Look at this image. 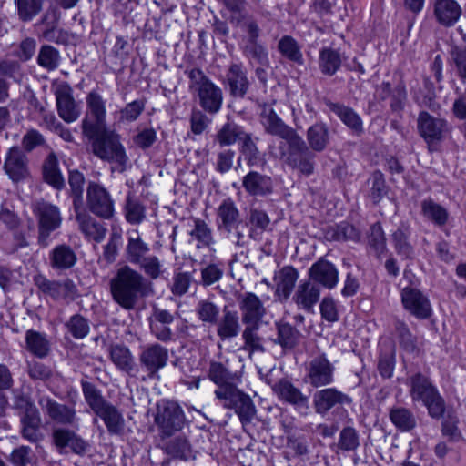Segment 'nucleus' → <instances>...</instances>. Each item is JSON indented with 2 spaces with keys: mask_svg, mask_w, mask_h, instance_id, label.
<instances>
[{
  "mask_svg": "<svg viewBox=\"0 0 466 466\" xmlns=\"http://www.w3.org/2000/svg\"><path fill=\"white\" fill-rule=\"evenodd\" d=\"M81 387L86 402L96 417L105 423L111 435H120L124 431L125 419L117 407L113 405L102 395L93 383L82 380Z\"/></svg>",
  "mask_w": 466,
  "mask_h": 466,
  "instance_id": "nucleus-1",
  "label": "nucleus"
},
{
  "mask_svg": "<svg viewBox=\"0 0 466 466\" xmlns=\"http://www.w3.org/2000/svg\"><path fill=\"white\" fill-rule=\"evenodd\" d=\"M110 292L119 306L132 309L143 294V277L127 266L122 267L110 280Z\"/></svg>",
  "mask_w": 466,
  "mask_h": 466,
  "instance_id": "nucleus-2",
  "label": "nucleus"
},
{
  "mask_svg": "<svg viewBox=\"0 0 466 466\" xmlns=\"http://www.w3.org/2000/svg\"><path fill=\"white\" fill-rule=\"evenodd\" d=\"M410 396L413 402H422L427 408L428 414L432 419L439 420L445 412V401L438 389L431 380L420 372L408 378Z\"/></svg>",
  "mask_w": 466,
  "mask_h": 466,
  "instance_id": "nucleus-3",
  "label": "nucleus"
},
{
  "mask_svg": "<svg viewBox=\"0 0 466 466\" xmlns=\"http://www.w3.org/2000/svg\"><path fill=\"white\" fill-rule=\"evenodd\" d=\"M189 90L197 97L201 108L209 113L217 114L223 104L222 89L214 84L199 68L187 71Z\"/></svg>",
  "mask_w": 466,
  "mask_h": 466,
  "instance_id": "nucleus-4",
  "label": "nucleus"
},
{
  "mask_svg": "<svg viewBox=\"0 0 466 466\" xmlns=\"http://www.w3.org/2000/svg\"><path fill=\"white\" fill-rule=\"evenodd\" d=\"M86 137L92 141L95 156L104 161L114 163L116 170H124L127 157L116 133L103 127L95 136Z\"/></svg>",
  "mask_w": 466,
  "mask_h": 466,
  "instance_id": "nucleus-5",
  "label": "nucleus"
},
{
  "mask_svg": "<svg viewBox=\"0 0 466 466\" xmlns=\"http://www.w3.org/2000/svg\"><path fill=\"white\" fill-rule=\"evenodd\" d=\"M217 228L227 238H235L234 243L237 246H244V234L240 228L244 226L239 209L235 201L230 198H225L217 208Z\"/></svg>",
  "mask_w": 466,
  "mask_h": 466,
  "instance_id": "nucleus-6",
  "label": "nucleus"
},
{
  "mask_svg": "<svg viewBox=\"0 0 466 466\" xmlns=\"http://www.w3.org/2000/svg\"><path fill=\"white\" fill-rule=\"evenodd\" d=\"M38 223V243L46 248L49 245L50 234L62 224V216L58 207L45 200L35 201L32 206Z\"/></svg>",
  "mask_w": 466,
  "mask_h": 466,
  "instance_id": "nucleus-7",
  "label": "nucleus"
},
{
  "mask_svg": "<svg viewBox=\"0 0 466 466\" xmlns=\"http://www.w3.org/2000/svg\"><path fill=\"white\" fill-rule=\"evenodd\" d=\"M185 420L184 411L178 403L165 399L157 401L154 420L163 435L170 436L180 431Z\"/></svg>",
  "mask_w": 466,
  "mask_h": 466,
  "instance_id": "nucleus-8",
  "label": "nucleus"
},
{
  "mask_svg": "<svg viewBox=\"0 0 466 466\" xmlns=\"http://www.w3.org/2000/svg\"><path fill=\"white\" fill-rule=\"evenodd\" d=\"M86 115L82 121V130L86 137L97 134L106 125V100L96 91L88 93L86 98Z\"/></svg>",
  "mask_w": 466,
  "mask_h": 466,
  "instance_id": "nucleus-9",
  "label": "nucleus"
},
{
  "mask_svg": "<svg viewBox=\"0 0 466 466\" xmlns=\"http://www.w3.org/2000/svg\"><path fill=\"white\" fill-rule=\"evenodd\" d=\"M279 137L280 140L278 145H272L269 147L274 157L289 164L295 163L294 158L301 153H307L309 147L307 143L293 127Z\"/></svg>",
  "mask_w": 466,
  "mask_h": 466,
  "instance_id": "nucleus-10",
  "label": "nucleus"
},
{
  "mask_svg": "<svg viewBox=\"0 0 466 466\" xmlns=\"http://www.w3.org/2000/svg\"><path fill=\"white\" fill-rule=\"evenodd\" d=\"M86 205L91 213L99 218L108 219L114 215V200L108 190L99 183H88Z\"/></svg>",
  "mask_w": 466,
  "mask_h": 466,
  "instance_id": "nucleus-11",
  "label": "nucleus"
},
{
  "mask_svg": "<svg viewBox=\"0 0 466 466\" xmlns=\"http://www.w3.org/2000/svg\"><path fill=\"white\" fill-rule=\"evenodd\" d=\"M334 365L325 354L313 357L306 366L305 381L314 388L329 385L334 380Z\"/></svg>",
  "mask_w": 466,
  "mask_h": 466,
  "instance_id": "nucleus-12",
  "label": "nucleus"
},
{
  "mask_svg": "<svg viewBox=\"0 0 466 466\" xmlns=\"http://www.w3.org/2000/svg\"><path fill=\"white\" fill-rule=\"evenodd\" d=\"M39 404L54 422L75 429L79 428L80 419L74 406L59 403L50 397H42Z\"/></svg>",
  "mask_w": 466,
  "mask_h": 466,
  "instance_id": "nucleus-13",
  "label": "nucleus"
},
{
  "mask_svg": "<svg viewBox=\"0 0 466 466\" xmlns=\"http://www.w3.org/2000/svg\"><path fill=\"white\" fill-rule=\"evenodd\" d=\"M417 122L420 135L430 147L441 141L449 132V125L445 119L435 117L426 111L419 114Z\"/></svg>",
  "mask_w": 466,
  "mask_h": 466,
  "instance_id": "nucleus-14",
  "label": "nucleus"
},
{
  "mask_svg": "<svg viewBox=\"0 0 466 466\" xmlns=\"http://www.w3.org/2000/svg\"><path fill=\"white\" fill-rule=\"evenodd\" d=\"M279 400L293 406L297 410L307 413L309 409V396L287 379H281L272 386Z\"/></svg>",
  "mask_w": 466,
  "mask_h": 466,
  "instance_id": "nucleus-15",
  "label": "nucleus"
},
{
  "mask_svg": "<svg viewBox=\"0 0 466 466\" xmlns=\"http://www.w3.org/2000/svg\"><path fill=\"white\" fill-rule=\"evenodd\" d=\"M3 168L7 177L15 183L25 180L30 176L28 158L18 147H12L8 149Z\"/></svg>",
  "mask_w": 466,
  "mask_h": 466,
  "instance_id": "nucleus-16",
  "label": "nucleus"
},
{
  "mask_svg": "<svg viewBox=\"0 0 466 466\" xmlns=\"http://www.w3.org/2000/svg\"><path fill=\"white\" fill-rule=\"evenodd\" d=\"M52 440L60 453L66 448L77 455H84L89 448V444L75 431L68 428H56L52 432Z\"/></svg>",
  "mask_w": 466,
  "mask_h": 466,
  "instance_id": "nucleus-17",
  "label": "nucleus"
},
{
  "mask_svg": "<svg viewBox=\"0 0 466 466\" xmlns=\"http://www.w3.org/2000/svg\"><path fill=\"white\" fill-rule=\"evenodd\" d=\"M321 297L320 287L309 279H301L293 295V301L299 309L312 312Z\"/></svg>",
  "mask_w": 466,
  "mask_h": 466,
  "instance_id": "nucleus-18",
  "label": "nucleus"
},
{
  "mask_svg": "<svg viewBox=\"0 0 466 466\" xmlns=\"http://www.w3.org/2000/svg\"><path fill=\"white\" fill-rule=\"evenodd\" d=\"M352 400L347 394L338 390L336 388H326L317 390L313 395V405L315 411L322 416L326 415L337 405H349Z\"/></svg>",
  "mask_w": 466,
  "mask_h": 466,
  "instance_id": "nucleus-19",
  "label": "nucleus"
},
{
  "mask_svg": "<svg viewBox=\"0 0 466 466\" xmlns=\"http://www.w3.org/2000/svg\"><path fill=\"white\" fill-rule=\"evenodd\" d=\"M309 279L320 288L332 289L339 282V270L334 264L321 258L309 268Z\"/></svg>",
  "mask_w": 466,
  "mask_h": 466,
  "instance_id": "nucleus-20",
  "label": "nucleus"
},
{
  "mask_svg": "<svg viewBox=\"0 0 466 466\" xmlns=\"http://www.w3.org/2000/svg\"><path fill=\"white\" fill-rule=\"evenodd\" d=\"M401 301L405 309L419 319H427L431 314L428 298L415 288H404L401 291Z\"/></svg>",
  "mask_w": 466,
  "mask_h": 466,
  "instance_id": "nucleus-21",
  "label": "nucleus"
},
{
  "mask_svg": "<svg viewBox=\"0 0 466 466\" xmlns=\"http://www.w3.org/2000/svg\"><path fill=\"white\" fill-rule=\"evenodd\" d=\"M241 321L244 324L259 323L266 315L261 299L253 292H247L238 298Z\"/></svg>",
  "mask_w": 466,
  "mask_h": 466,
  "instance_id": "nucleus-22",
  "label": "nucleus"
},
{
  "mask_svg": "<svg viewBox=\"0 0 466 466\" xmlns=\"http://www.w3.org/2000/svg\"><path fill=\"white\" fill-rule=\"evenodd\" d=\"M223 84L228 89L231 96L238 98L244 97L249 88L247 71L241 65H230L226 72Z\"/></svg>",
  "mask_w": 466,
  "mask_h": 466,
  "instance_id": "nucleus-23",
  "label": "nucleus"
},
{
  "mask_svg": "<svg viewBox=\"0 0 466 466\" xmlns=\"http://www.w3.org/2000/svg\"><path fill=\"white\" fill-rule=\"evenodd\" d=\"M55 95L59 116L67 123L76 121L80 116V109L73 97L71 87L61 85Z\"/></svg>",
  "mask_w": 466,
  "mask_h": 466,
  "instance_id": "nucleus-24",
  "label": "nucleus"
},
{
  "mask_svg": "<svg viewBox=\"0 0 466 466\" xmlns=\"http://www.w3.org/2000/svg\"><path fill=\"white\" fill-rule=\"evenodd\" d=\"M168 269L157 257L147 258V294H162L168 285Z\"/></svg>",
  "mask_w": 466,
  "mask_h": 466,
  "instance_id": "nucleus-25",
  "label": "nucleus"
},
{
  "mask_svg": "<svg viewBox=\"0 0 466 466\" xmlns=\"http://www.w3.org/2000/svg\"><path fill=\"white\" fill-rule=\"evenodd\" d=\"M462 9L456 0H435L433 16L444 27L453 26L461 18Z\"/></svg>",
  "mask_w": 466,
  "mask_h": 466,
  "instance_id": "nucleus-26",
  "label": "nucleus"
},
{
  "mask_svg": "<svg viewBox=\"0 0 466 466\" xmlns=\"http://www.w3.org/2000/svg\"><path fill=\"white\" fill-rule=\"evenodd\" d=\"M259 122L266 134L279 137L292 127L286 124L269 105H263L260 107Z\"/></svg>",
  "mask_w": 466,
  "mask_h": 466,
  "instance_id": "nucleus-27",
  "label": "nucleus"
},
{
  "mask_svg": "<svg viewBox=\"0 0 466 466\" xmlns=\"http://www.w3.org/2000/svg\"><path fill=\"white\" fill-rule=\"evenodd\" d=\"M242 186L250 196L263 197L273 191L272 178L257 171H250L244 176Z\"/></svg>",
  "mask_w": 466,
  "mask_h": 466,
  "instance_id": "nucleus-28",
  "label": "nucleus"
},
{
  "mask_svg": "<svg viewBox=\"0 0 466 466\" xmlns=\"http://www.w3.org/2000/svg\"><path fill=\"white\" fill-rule=\"evenodd\" d=\"M217 335L221 340L231 339L239 335L241 324L238 313L228 309L227 307L222 311V316L218 319Z\"/></svg>",
  "mask_w": 466,
  "mask_h": 466,
  "instance_id": "nucleus-29",
  "label": "nucleus"
},
{
  "mask_svg": "<svg viewBox=\"0 0 466 466\" xmlns=\"http://www.w3.org/2000/svg\"><path fill=\"white\" fill-rule=\"evenodd\" d=\"M298 279L299 272L295 268L291 266L283 267L275 277V295L280 300H287L289 298Z\"/></svg>",
  "mask_w": 466,
  "mask_h": 466,
  "instance_id": "nucleus-30",
  "label": "nucleus"
},
{
  "mask_svg": "<svg viewBox=\"0 0 466 466\" xmlns=\"http://www.w3.org/2000/svg\"><path fill=\"white\" fill-rule=\"evenodd\" d=\"M75 211L79 228L86 238L96 242H101L106 237V228L94 218L87 215L84 211V208Z\"/></svg>",
  "mask_w": 466,
  "mask_h": 466,
  "instance_id": "nucleus-31",
  "label": "nucleus"
},
{
  "mask_svg": "<svg viewBox=\"0 0 466 466\" xmlns=\"http://www.w3.org/2000/svg\"><path fill=\"white\" fill-rule=\"evenodd\" d=\"M49 263L52 268L66 270L73 268L77 260L74 249L66 244L56 245L49 252Z\"/></svg>",
  "mask_w": 466,
  "mask_h": 466,
  "instance_id": "nucleus-32",
  "label": "nucleus"
},
{
  "mask_svg": "<svg viewBox=\"0 0 466 466\" xmlns=\"http://www.w3.org/2000/svg\"><path fill=\"white\" fill-rule=\"evenodd\" d=\"M275 326L277 337L272 339V342L284 350H293L299 342L300 332L288 322H276Z\"/></svg>",
  "mask_w": 466,
  "mask_h": 466,
  "instance_id": "nucleus-33",
  "label": "nucleus"
},
{
  "mask_svg": "<svg viewBox=\"0 0 466 466\" xmlns=\"http://www.w3.org/2000/svg\"><path fill=\"white\" fill-rule=\"evenodd\" d=\"M328 108L351 130L360 133L363 130L362 120L360 116L350 107L343 104L334 103L329 100L325 102Z\"/></svg>",
  "mask_w": 466,
  "mask_h": 466,
  "instance_id": "nucleus-34",
  "label": "nucleus"
},
{
  "mask_svg": "<svg viewBox=\"0 0 466 466\" xmlns=\"http://www.w3.org/2000/svg\"><path fill=\"white\" fill-rule=\"evenodd\" d=\"M309 148L315 152H322L329 144V127L324 123H316L307 130Z\"/></svg>",
  "mask_w": 466,
  "mask_h": 466,
  "instance_id": "nucleus-35",
  "label": "nucleus"
},
{
  "mask_svg": "<svg viewBox=\"0 0 466 466\" xmlns=\"http://www.w3.org/2000/svg\"><path fill=\"white\" fill-rule=\"evenodd\" d=\"M248 133L242 126L233 121H228L216 134V141L220 147L234 145L238 140L241 141Z\"/></svg>",
  "mask_w": 466,
  "mask_h": 466,
  "instance_id": "nucleus-36",
  "label": "nucleus"
},
{
  "mask_svg": "<svg viewBox=\"0 0 466 466\" xmlns=\"http://www.w3.org/2000/svg\"><path fill=\"white\" fill-rule=\"evenodd\" d=\"M342 57L339 51L331 47H323L319 51V66L322 74L333 76L339 68Z\"/></svg>",
  "mask_w": 466,
  "mask_h": 466,
  "instance_id": "nucleus-37",
  "label": "nucleus"
},
{
  "mask_svg": "<svg viewBox=\"0 0 466 466\" xmlns=\"http://www.w3.org/2000/svg\"><path fill=\"white\" fill-rule=\"evenodd\" d=\"M43 176L45 181L56 189L65 186V180L58 167V159L53 152L46 157L44 162Z\"/></svg>",
  "mask_w": 466,
  "mask_h": 466,
  "instance_id": "nucleus-38",
  "label": "nucleus"
},
{
  "mask_svg": "<svg viewBox=\"0 0 466 466\" xmlns=\"http://www.w3.org/2000/svg\"><path fill=\"white\" fill-rule=\"evenodd\" d=\"M127 258L131 263L146 268V246L141 236L136 230L128 232V244L127 247Z\"/></svg>",
  "mask_w": 466,
  "mask_h": 466,
  "instance_id": "nucleus-39",
  "label": "nucleus"
},
{
  "mask_svg": "<svg viewBox=\"0 0 466 466\" xmlns=\"http://www.w3.org/2000/svg\"><path fill=\"white\" fill-rule=\"evenodd\" d=\"M259 323L245 324V329L242 332V339L244 345L242 350L249 352H264L263 339L258 335Z\"/></svg>",
  "mask_w": 466,
  "mask_h": 466,
  "instance_id": "nucleus-40",
  "label": "nucleus"
},
{
  "mask_svg": "<svg viewBox=\"0 0 466 466\" xmlns=\"http://www.w3.org/2000/svg\"><path fill=\"white\" fill-rule=\"evenodd\" d=\"M26 350L38 358H45L49 352V342L46 336L35 330H27L25 333Z\"/></svg>",
  "mask_w": 466,
  "mask_h": 466,
  "instance_id": "nucleus-41",
  "label": "nucleus"
},
{
  "mask_svg": "<svg viewBox=\"0 0 466 466\" xmlns=\"http://www.w3.org/2000/svg\"><path fill=\"white\" fill-rule=\"evenodd\" d=\"M390 419L393 425L401 431H410L416 426L413 413L404 407H393L390 410Z\"/></svg>",
  "mask_w": 466,
  "mask_h": 466,
  "instance_id": "nucleus-42",
  "label": "nucleus"
},
{
  "mask_svg": "<svg viewBox=\"0 0 466 466\" xmlns=\"http://www.w3.org/2000/svg\"><path fill=\"white\" fill-rule=\"evenodd\" d=\"M421 213L425 218L440 227L446 224L449 217L447 210L431 198L424 199L421 202Z\"/></svg>",
  "mask_w": 466,
  "mask_h": 466,
  "instance_id": "nucleus-43",
  "label": "nucleus"
},
{
  "mask_svg": "<svg viewBox=\"0 0 466 466\" xmlns=\"http://www.w3.org/2000/svg\"><path fill=\"white\" fill-rule=\"evenodd\" d=\"M166 451L169 455L182 460L195 458L191 445L185 436H177L170 440L166 445Z\"/></svg>",
  "mask_w": 466,
  "mask_h": 466,
  "instance_id": "nucleus-44",
  "label": "nucleus"
},
{
  "mask_svg": "<svg viewBox=\"0 0 466 466\" xmlns=\"http://www.w3.org/2000/svg\"><path fill=\"white\" fill-rule=\"evenodd\" d=\"M194 228L190 231V236L198 241L197 248H210L214 243L212 229L200 218H194Z\"/></svg>",
  "mask_w": 466,
  "mask_h": 466,
  "instance_id": "nucleus-45",
  "label": "nucleus"
},
{
  "mask_svg": "<svg viewBox=\"0 0 466 466\" xmlns=\"http://www.w3.org/2000/svg\"><path fill=\"white\" fill-rule=\"evenodd\" d=\"M232 409H235L236 413L238 415L243 424L249 423L256 414V408L252 400L242 391L234 401Z\"/></svg>",
  "mask_w": 466,
  "mask_h": 466,
  "instance_id": "nucleus-46",
  "label": "nucleus"
},
{
  "mask_svg": "<svg viewBox=\"0 0 466 466\" xmlns=\"http://www.w3.org/2000/svg\"><path fill=\"white\" fill-rule=\"evenodd\" d=\"M20 422L21 435L25 440L35 443L43 439V434L40 431L42 423L41 415L20 419Z\"/></svg>",
  "mask_w": 466,
  "mask_h": 466,
  "instance_id": "nucleus-47",
  "label": "nucleus"
},
{
  "mask_svg": "<svg viewBox=\"0 0 466 466\" xmlns=\"http://www.w3.org/2000/svg\"><path fill=\"white\" fill-rule=\"evenodd\" d=\"M110 358L119 370L127 373L134 370L133 358L127 348L120 345L112 346L110 348Z\"/></svg>",
  "mask_w": 466,
  "mask_h": 466,
  "instance_id": "nucleus-48",
  "label": "nucleus"
},
{
  "mask_svg": "<svg viewBox=\"0 0 466 466\" xmlns=\"http://www.w3.org/2000/svg\"><path fill=\"white\" fill-rule=\"evenodd\" d=\"M410 231L408 227L402 225L392 234V242L396 252L406 258H411L413 248L409 242Z\"/></svg>",
  "mask_w": 466,
  "mask_h": 466,
  "instance_id": "nucleus-49",
  "label": "nucleus"
},
{
  "mask_svg": "<svg viewBox=\"0 0 466 466\" xmlns=\"http://www.w3.org/2000/svg\"><path fill=\"white\" fill-rule=\"evenodd\" d=\"M278 48L281 55L289 60L299 65L303 63L300 46L292 36H283L279 42Z\"/></svg>",
  "mask_w": 466,
  "mask_h": 466,
  "instance_id": "nucleus-50",
  "label": "nucleus"
},
{
  "mask_svg": "<svg viewBox=\"0 0 466 466\" xmlns=\"http://www.w3.org/2000/svg\"><path fill=\"white\" fill-rule=\"evenodd\" d=\"M85 182L84 175L77 171L72 170L69 172L68 183L71 188L73 198V205L75 210L82 209L84 207L83 199V186Z\"/></svg>",
  "mask_w": 466,
  "mask_h": 466,
  "instance_id": "nucleus-51",
  "label": "nucleus"
},
{
  "mask_svg": "<svg viewBox=\"0 0 466 466\" xmlns=\"http://www.w3.org/2000/svg\"><path fill=\"white\" fill-rule=\"evenodd\" d=\"M194 283L193 274L190 272L176 271L172 281L167 285L174 296L182 297L188 292L190 286Z\"/></svg>",
  "mask_w": 466,
  "mask_h": 466,
  "instance_id": "nucleus-52",
  "label": "nucleus"
},
{
  "mask_svg": "<svg viewBox=\"0 0 466 466\" xmlns=\"http://www.w3.org/2000/svg\"><path fill=\"white\" fill-rule=\"evenodd\" d=\"M46 0H15L19 18L24 22L31 21L43 9Z\"/></svg>",
  "mask_w": 466,
  "mask_h": 466,
  "instance_id": "nucleus-53",
  "label": "nucleus"
},
{
  "mask_svg": "<svg viewBox=\"0 0 466 466\" xmlns=\"http://www.w3.org/2000/svg\"><path fill=\"white\" fill-rule=\"evenodd\" d=\"M196 313L202 322L216 324L219 317V308L209 299H201L197 304Z\"/></svg>",
  "mask_w": 466,
  "mask_h": 466,
  "instance_id": "nucleus-54",
  "label": "nucleus"
},
{
  "mask_svg": "<svg viewBox=\"0 0 466 466\" xmlns=\"http://www.w3.org/2000/svg\"><path fill=\"white\" fill-rule=\"evenodd\" d=\"M241 153L244 155L248 167L258 166L259 162L265 164V160L260 157L259 150L252 138V135L248 133L241 140Z\"/></svg>",
  "mask_w": 466,
  "mask_h": 466,
  "instance_id": "nucleus-55",
  "label": "nucleus"
},
{
  "mask_svg": "<svg viewBox=\"0 0 466 466\" xmlns=\"http://www.w3.org/2000/svg\"><path fill=\"white\" fill-rule=\"evenodd\" d=\"M37 63L41 67L48 71L55 70L59 66L60 54L52 46H42L37 56Z\"/></svg>",
  "mask_w": 466,
  "mask_h": 466,
  "instance_id": "nucleus-56",
  "label": "nucleus"
},
{
  "mask_svg": "<svg viewBox=\"0 0 466 466\" xmlns=\"http://www.w3.org/2000/svg\"><path fill=\"white\" fill-rule=\"evenodd\" d=\"M368 244L374 250L376 256L380 258L387 249L384 231L380 223L370 226Z\"/></svg>",
  "mask_w": 466,
  "mask_h": 466,
  "instance_id": "nucleus-57",
  "label": "nucleus"
},
{
  "mask_svg": "<svg viewBox=\"0 0 466 466\" xmlns=\"http://www.w3.org/2000/svg\"><path fill=\"white\" fill-rule=\"evenodd\" d=\"M243 53L249 60H253L263 66H268L269 65L268 51L258 41L247 42L243 47Z\"/></svg>",
  "mask_w": 466,
  "mask_h": 466,
  "instance_id": "nucleus-58",
  "label": "nucleus"
},
{
  "mask_svg": "<svg viewBox=\"0 0 466 466\" xmlns=\"http://www.w3.org/2000/svg\"><path fill=\"white\" fill-rule=\"evenodd\" d=\"M337 446L343 451H356L360 446V437L358 431L350 426L343 428L339 433Z\"/></svg>",
  "mask_w": 466,
  "mask_h": 466,
  "instance_id": "nucleus-59",
  "label": "nucleus"
},
{
  "mask_svg": "<svg viewBox=\"0 0 466 466\" xmlns=\"http://www.w3.org/2000/svg\"><path fill=\"white\" fill-rule=\"evenodd\" d=\"M167 360V350L159 346L153 345L147 349V370L153 369L155 373L158 369L164 367Z\"/></svg>",
  "mask_w": 466,
  "mask_h": 466,
  "instance_id": "nucleus-60",
  "label": "nucleus"
},
{
  "mask_svg": "<svg viewBox=\"0 0 466 466\" xmlns=\"http://www.w3.org/2000/svg\"><path fill=\"white\" fill-rule=\"evenodd\" d=\"M250 233L252 238H257L258 235L264 232L269 225V218L266 212L258 209H252L250 211Z\"/></svg>",
  "mask_w": 466,
  "mask_h": 466,
  "instance_id": "nucleus-61",
  "label": "nucleus"
},
{
  "mask_svg": "<svg viewBox=\"0 0 466 466\" xmlns=\"http://www.w3.org/2000/svg\"><path fill=\"white\" fill-rule=\"evenodd\" d=\"M208 377L218 386H222L231 379L230 371L228 368L218 361L210 362Z\"/></svg>",
  "mask_w": 466,
  "mask_h": 466,
  "instance_id": "nucleus-62",
  "label": "nucleus"
},
{
  "mask_svg": "<svg viewBox=\"0 0 466 466\" xmlns=\"http://www.w3.org/2000/svg\"><path fill=\"white\" fill-rule=\"evenodd\" d=\"M331 238L338 241L358 240L360 233L354 226L342 222L332 228Z\"/></svg>",
  "mask_w": 466,
  "mask_h": 466,
  "instance_id": "nucleus-63",
  "label": "nucleus"
},
{
  "mask_svg": "<svg viewBox=\"0 0 466 466\" xmlns=\"http://www.w3.org/2000/svg\"><path fill=\"white\" fill-rule=\"evenodd\" d=\"M451 56L458 76L466 81V48L453 46L451 50Z\"/></svg>",
  "mask_w": 466,
  "mask_h": 466,
  "instance_id": "nucleus-64",
  "label": "nucleus"
}]
</instances>
